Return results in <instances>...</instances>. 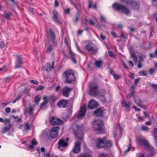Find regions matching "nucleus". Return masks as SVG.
Instances as JSON below:
<instances>
[{"instance_id":"8fccbe9b","label":"nucleus","mask_w":157,"mask_h":157,"mask_svg":"<svg viewBox=\"0 0 157 157\" xmlns=\"http://www.w3.org/2000/svg\"><path fill=\"white\" fill-rule=\"evenodd\" d=\"M151 31L150 33L149 36H152L153 35L154 32H153L154 29L152 27H151Z\"/></svg>"},{"instance_id":"09e8293b","label":"nucleus","mask_w":157,"mask_h":157,"mask_svg":"<svg viewBox=\"0 0 157 157\" xmlns=\"http://www.w3.org/2000/svg\"><path fill=\"white\" fill-rule=\"evenodd\" d=\"M5 46V44L3 41L0 42V47L2 49L4 48Z\"/></svg>"},{"instance_id":"6ab92c4d","label":"nucleus","mask_w":157,"mask_h":157,"mask_svg":"<svg viewBox=\"0 0 157 157\" xmlns=\"http://www.w3.org/2000/svg\"><path fill=\"white\" fill-rule=\"evenodd\" d=\"M52 13L53 20L56 23L59 24V15L58 12L55 10H53Z\"/></svg>"},{"instance_id":"72a5a7b5","label":"nucleus","mask_w":157,"mask_h":157,"mask_svg":"<svg viewBox=\"0 0 157 157\" xmlns=\"http://www.w3.org/2000/svg\"><path fill=\"white\" fill-rule=\"evenodd\" d=\"M80 157H92V156L90 154L85 153H83L80 155Z\"/></svg>"},{"instance_id":"b1692460","label":"nucleus","mask_w":157,"mask_h":157,"mask_svg":"<svg viewBox=\"0 0 157 157\" xmlns=\"http://www.w3.org/2000/svg\"><path fill=\"white\" fill-rule=\"evenodd\" d=\"M105 94L106 92L105 90H101L98 91L97 94L96 95V96H98V97L99 98H104Z\"/></svg>"},{"instance_id":"cd10ccee","label":"nucleus","mask_w":157,"mask_h":157,"mask_svg":"<svg viewBox=\"0 0 157 157\" xmlns=\"http://www.w3.org/2000/svg\"><path fill=\"white\" fill-rule=\"evenodd\" d=\"M122 105L126 108L128 109L131 105V103L129 101H123L121 103Z\"/></svg>"},{"instance_id":"f8f14e48","label":"nucleus","mask_w":157,"mask_h":157,"mask_svg":"<svg viewBox=\"0 0 157 157\" xmlns=\"http://www.w3.org/2000/svg\"><path fill=\"white\" fill-rule=\"evenodd\" d=\"M133 0L127 2V4H129L131 7L134 10H139L140 7V3L138 2H134Z\"/></svg>"},{"instance_id":"0e129e2a","label":"nucleus","mask_w":157,"mask_h":157,"mask_svg":"<svg viewBox=\"0 0 157 157\" xmlns=\"http://www.w3.org/2000/svg\"><path fill=\"white\" fill-rule=\"evenodd\" d=\"M111 34L113 36L114 38H117V37L116 36V33L113 32H111Z\"/></svg>"},{"instance_id":"423d86ee","label":"nucleus","mask_w":157,"mask_h":157,"mask_svg":"<svg viewBox=\"0 0 157 157\" xmlns=\"http://www.w3.org/2000/svg\"><path fill=\"white\" fill-rule=\"evenodd\" d=\"M47 34L48 35L47 38L49 41L52 42L55 46H57L58 42L56 40V35L55 33L53 30L49 29L47 31Z\"/></svg>"},{"instance_id":"aec40b11","label":"nucleus","mask_w":157,"mask_h":157,"mask_svg":"<svg viewBox=\"0 0 157 157\" xmlns=\"http://www.w3.org/2000/svg\"><path fill=\"white\" fill-rule=\"evenodd\" d=\"M54 65L55 62L54 61L52 62L51 65V64L49 63H47V64L44 66V69L48 72H49L51 71L52 69L54 68Z\"/></svg>"},{"instance_id":"c85d7f7f","label":"nucleus","mask_w":157,"mask_h":157,"mask_svg":"<svg viewBox=\"0 0 157 157\" xmlns=\"http://www.w3.org/2000/svg\"><path fill=\"white\" fill-rule=\"evenodd\" d=\"M135 101L136 104L138 106H140L141 107H144L143 102L141 101L140 99H135Z\"/></svg>"},{"instance_id":"0eeeda50","label":"nucleus","mask_w":157,"mask_h":157,"mask_svg":"<svg viewBox=\"0 0 157 157\" xmlns=\"http://www.w3.org/2000/svg\"><path fill=\"white\" fill-rule=\"evenodd\" d=\"M69 139L67 138L66 140L62 138L59 139L57 144V147L60 151H63L68 145Z\"/></svg>"},{"instance_id":"de8ad7c7","label":"nucleus","mask_w":157,"mask_h":157,"mask_svg":"<svg viewBox=\"0 0 157 157\" xmlns=\"http://www.w3.org/2000/svg\"><path fill=\"white\" fill-rule=\"evenodd\" d=\"M100 18L101 21L105 23L106 22V20L104 17L103 16H101L100 17Z\"/></svg>"},{"instance_id":"412c9836","label":"nucleus","mask_w":157,"mask_h":157,"mask_svg":"<svg viewBox=\"0 0 157 157\" xmlns=\"http://www.w3.org/2000/svg\"><path fill=\"white\" fill-rule=\"evenodd\" d=\"M136 141L137 143L140 144L141 145L147 146H148V144L147 141L140 137H138L136 139Z\"/></svg>"},{"instance_id":"2f4dec72","label":"nucleus","mask_w":157,"mask_h":157,"mask_svg":"<svg viewBox=\"0 0 157 157\" xmlns=\"http://www.w3.org/2000/svg\"><path fill=\"white\" fill-rule=\"evenodd\" d=\"M147 74V71L143 70L140 71L138 73L139 76H144L146 75Z\"/></svg>"},{"instance_id":"4468645a","label":"nucleus","mask_w":157,"mask_h":157,"mask_svg":"<svg viewBox=\"0 0 157 157\" xmlns=\"http://www.w3.org/2000/svg\"><path fill=\"white\" fill-rule=\"evenodd\" d=\"M50 122L52 125L62 124L63 122V121L55 117H52L50 119Z\"/></svg>"},{"instance_id":"6e6552de","label":"nucleus","mask_w":157,"mask_h":157,"mask_svg":"<svg viewBox=\"0 0 157 157\" xmlns=\"http://www.w3.org/2000/svg\"><path fill=\"white\" fill-rule=\"evenodd\" d=\"M64 42L68 48V50L71 56V60L73 61L74 63H76V60L75 57V54L71 50V47L68 44V40L67 37H65L64 38Z\"/></svg>"},{"instance_id":"c03bdc74","label":"nucleus","mask_w":157,"mask_h":157,"mask_svg":"<svg viewBox=\"0 0 157 157\" xmlns=\"http://www.w3.org/2000/svg\"><path fill=\"white\" fill-rule=\"evenodd\" d=\"M30 82L31 83H33L34 84H35V85H37L38 83V81H36V80H30Z\"/></svg>"},{"instance_id":"4d7b16f0","label":"nucleus","mask_w":157,"mask_h":157,"mask_svg":"<svg viewBox=\"0 0 157 157\" xmlns=\"http://www.w3.org/2000/svg\"><path fill=\"white\" fill-rule=\"evenodd\" d=\"M137 67L138 68H140L142 67V65L140 61H139L138 65Z\"/></svg>"},{"instance_id":"2eb2a0df","label":"nucleus","mask_w":157,"mask_h":157,"mask_svg":"<svg viewBox=\"0 0 157 157\" xmlns=\"http://www.w3.org/2000/svg\"><path fill=\"white\" fill-rule=\"evenodd\" d=\"M86 105L83 104L81 107L80 111H79V118H83L85 115L86 110Z\"/></svg>"},{"instance_id":"58836bf2","label":"nucleus","mask_w":157,"mask_h":157,"mask_svg":"<svg viewBox=\"0 0 157 157\" xmlns=\"http://www.w3.org/2000/svg\"><path fill=\"white\" fill-rule=\"evenodd\" d=\"M141 129L143 131H147L149 130L148 128L145 126H142L141 128Z\"/></svg>"},{"instance_id":"473e14b6","label":"nucleus","mask_w":157,"mask_h":157,"mask_svg":"<svg viewBox=\"0 0 157 157\" xmlns=\"http://www.w3.org/2000/svg\"><path fill=\"white\" fill-rule=\"evenodd\" d=\"M101 101L104 103L108 104L111 101L110 99H101Z\"/></svg>"},{"instance_id":"a18cd8bd","label":"nucleus","mask_w":157,"mask_h":157,"mask_svg":"<svg viewBox=\"0 0 157 157\" xmlns=\"http://www.w3.org/2000/svg\"><path fill=\"white\" fill-rule=\"evenodd\" d=\"M34 110V108L33 107L30 106L29 108V113L30 114H31L33 113V112Z\"/></svg>"},{"instance_id":"13d9d810","label":"nucleus","mask_w":157,"mask_h":157,"mask_svg":"<svg viewBox=\"0 0 157 157\" xmlns=\"http://www.w3.org/2000/svg\"><path fill=\"white\" fill-rule=\"evenodd\" d=\"M34 8H30L29 9V11L30 12L32 13V14L33 15L34 14L33 11Z\"/></svg>"},{"instance_id":"37998d69","label":"nucleus","mask_w":157,"mask_h":157,"mask_svg":"<svg viewBox=\"0 0 157 157\" xmlns=\"http://www.w3.org/2000/svg\"><path fill=\"white\" fill-rule=\"evenodd\" d=\"M9 130V128L7 127H4L2 130V132L3 133H5L8 131Z\"/></svg>"},{"instance_id":"5fc2aeb1","label":"nucleus","mask_w":157,"mask_h":157,"mask_svg":"<svg viewBox=\"0 0 157 157\" xmlns=\"http://www.w3.org/2000/svg\"><path fill=\"white\" fill-rule=\"evenodd\" d=\"M9 121V119H6L5 120L2 118H0V122H4V121L8 122Z\"/></svg>"},{"instance_id":"5701e85b","label":"nucleus","mask_w":157,"mask_h":157,"mask_svg":"<svg viewBox=\"0 0 157 157\" xmlns=\"http://www.w3.org/2000/svg\"><path fill=\"white\" fill-rule=\"evenodd\" d=\"M105 113V110L100 108L94 111V114L96 116H102Z\"/></svg>"},{"instance_id":"20e7f679","label":"nucleus","mask_w":157,"mask_h":157,"mask_svg":"<svg viewBox=\"0 0 157 157\" xmlns=\"http://www.w3.org/2000/svg\"><path fill=\"white\" fill-rule=\"evenodd\" d=\"M103 122L101 120L95 121L93 125V127L95 130L97 131L99 133H102L104 132L103 127Z\"/></svg>"},{"instance_id":"774afa93","label":"nucleus","mask_w":157,"mask_h":157,"mask_svg":"<svg viewBox=\"0 0 157 157\" xmlns=\"http://www.w3.org/2000/svg\"><path fill=\"white\" fill-rule=\"evenodd\" d=\"M100 37L103 40H105V36L103 35L102 34H101L100 35Z\"/></svg>"},{"instance_id":"9d476101","label":"nucleus","mask_w":157,"mask_h":157,"mask_svg":"<svg viewBox=\"0 0 157 157\" xmlns=\"http://www.w3.org/2000/svg\"><path fill=\"white\" fill-rule=\"evenodd\" d=\"M59 128L58 127H54L50 130L49 133L50 136L53 138H56L58 135V131Z\"/></svg>"},{"instance_id":"680f3d73","label":"nucleus","mask_w":157,"mask_h":157,"mask_svg":"<svg viewBox=\"0 0 157 157\" xmlns=\"http://www.w3.org/2000/svg\"><path fill=\"white\" fill-rule=\"evenodd\" d=\"M108 53L109 56H113V52L111 51H108Z\"/></svg>"},{"instance_id":"a211bd4d","label":"nucleus","mask_w":157,"mask_h":157,"mask_svg":"<svg viewBox=\"0 0 157 157\" xmlns=\"http://www.w3.org/2000/svg\"><path fill=\"white\" fill-rule=\"evenodd\" d=\"M98 106V104L94 99L90 100L89 102L88 106L89 108L94 109L96 108Z\"/></svg>"},{"instance_id":"7ed1b4c3","label":"nucleus","mask_w":157,"mask_h":157,"mask_svg":"<svg viewBox=\"0 0 157 157\" xmlns=\"http://www.w3.org/2000/svg\"><path fill=\"white\" fill-rule=\"evenodd\" d=\"M112 144L111 141L107 140L105 137L98 140L96 143V147L98 148H102L104 147H110Z\"/></svg>"},{"instance_id":"052dcab7","label":"nucleus","mask_w":157,"mask_h":157,"mask_svg":"<svg viewBox=\"0 0 157 157\" xmlns=\"http://www.w3.org/2000/svg\"><path fill=\"white\" fill-rule=\"evenodd\" d=\"M5 111L7 113H9L10 111V107H7L6 108Z\"/></svg>"},{"instance_id":"e2e57ef3","label":"nucleus","mask_w":157,"mask_h":157,"mask_svg":"<svg viewBox=\"0 0 157 157\" xmlns=\"http://www.w3.org/2000/svg\"><path fill=\"white\" fill-rule=\"evenodd\" d=\"M50 154L48 153L45 152L44 154V157H49Z\"/></svg>"},{"instance_id":"393cba45","label":"nucleus","mask_w":157,"mask_h":157,"mask_svg":"<svg viewBox=\"0 0 157 157\" xmlns=\"http://www.w3.org/2000/svg\"><path fill=\"white\" fill-rule=\"evenodd\" d=\"M37 142L35 139L33 138L30 143V144L29 145V148L30 149H33L34 148V146L37 145Z\"/></svg>"},{"instance_id":"69168bd1","label":"nucleus","mask_w":157,"mask_h":157,"mask_svg":"<svg viewBox=\"0 0 157 157\" xmlns=\"http://www.w3.org/2000/svg\"><path fill=\"white\" fill-rule=\"evenodd\" d=\"M133 108L136 111H140V109H139L137 107L135 106H133Z\"/></svg>"},{"instance_id":"9b49d317","label":"nucleus","mask_w":157,"mask_h":157,"mask_svg":"<svg viewBox=\"0 0 157 157\" xmlns=\"http://www.w3.org/2000/svg\"><path fill=\"white\" fill-rule=\"evenodd\" d=\"M85 48L89 52L92 54H96L98 51L97 48L93 46L91 43L85 46Z\"/></svg>"},{"instance_id":"f257e3e1","label":"nucleus","mask_w":157,"mask_h":157,"mask_svg":"<svg viewBox=\"0 0 157 157\" xmlns=\"http://www.w3.org/2000/svg\"><path fill=\"white\" fill-rule=\"evenodd\" d=\"M63 77L65 79V82L67 83L75 82L76 77L74 71L72 70L65 71L63 74Z\"/></svg>"},{"instance_id":"7c9ffc66","label":"nucleus","mask_w":157,"mask_h":157,"mask_svg":"<svg viewBox=\"0 0 157 157\" xmlns=\"http://www.w3.org/2000/svg\"><path fill=\"white\" fill-rule=\"evenodd\" d=\"M102 63V62L100 60H97L95 62V64L98 67L100 68Z\"/></svg>"},{"instance_id":"dca6fc26","label":"nucleus","mask_w":157,"mask_h":157,"mask_svg":"<svg viewBox=\"0 0 157 157\" xmlns=\"http://www.w3.org/2000/svg\"><path fill=\"white\" fill-rule=\"evenodd\" d=\"M72 90V89L67 86L63 87L62 91V94L64 97H68L69 93Z\"/></svg>"},{"instance_id":"f3484780","label":"nucleus","mask_w":157,"mask_h":157,"mask_svg":"<svg viewBox=\"0 0 157 157\" xmlns=\"http://www.w3.org/2000/svg\"><path fill=\"white\" fill-rule=\"evenodd\" d=\"M78 122H75L72 126V128L75 134V136L78 138Z\"/></svg>"},{"instance_id":"e433bc0d","label":"nucleus","mask_w":157,"mask_h":157,"mask_svg":"<svg viewBox=\"0 0 157 157\" xmlns=\"http://www.w3.org/2000/svg\"><path fill=\"white\" fill-rule=\"evenodd\" d=\"M151 86L152 89H153L155 91L157 90V85L154 84H152Z\"/></svg>"},{"instance_id":"338daca9","label":"nucleus","mask_w":157,"mask_h":157,"mask_svg":"<svg viewBox=\"0 0 157 157\" xmlns=\"http://www.w3.org/2000/svg\"><path fill=\"white\" fill-rule=\"evenodd\" d=\"M154 140L155 141L156 144H157V136H155V133L154 134Z\"/></svg>"},{"instance_id":"bf43d9fd","label":"nucleus","mask_w":157,"mask_h":157,"mask_svg":"<svg viewBox=\"0 0 157 157\" xmlns=\"http://www.w3.org/2000/svg\"><path fill=\"white\" fill-rule=\"evenodd\" d=\"M123 63V66L124 68L128 70L129 68L127 66V65L125 64V62H124Z\"/></svg>"},{"instance_id":"603ef678","label":"nucleus","mask_w":157,"mask_h":157,"mask_svg":"<svg viewBox=\"0 0 157 157\" xmlns=\"http://www.w3.org/2000/svg\"><path fill=\"white\" fill-rule=\"evenodd\" d=\"M99 157H109V156L105 154H100Z\"/></svg>"},{"instance_id":"79ce46f5","label":"nucleus","mask_w":157,"mask_h":157,"mask_svg":"<svg viewBox=\"0 0 157 157\" xmlns=\"http://www.w3.org/2000/svg\"><path fill=\"white\" fill-rule=\"evenodd\" d=\"M134 90L133 89L132 90L131 93L130 94H128V95L127 96V98H128V96L129 97H131L134 94Z\"/></svg>"},{"instance_id":"39448f33","label":"nucleus","mask_w":157,"mask_h":157,"mask_svg":"<svg viewBox=\"0 0 157 157\" xmlns=\"http://www.w3.org/2000/svg\"><path fill=\"white\" fill-rule=\"evenodd\" d=\"M89 94L93 97L96 96L97 93L98 91V87L97 84L94 82L90 83L89 86Z\"/></svg>"},{"instance_id":"ea45409f","label":"nucleus","mask_w":157,"mask_h":157,"mask_svg":"<svg viewBox=\"0 0 157 157\" xmlns=\"http://www.w3.org/2000/svg\"><path fill=\"white\" fill-rule=\"evenodd\" d=\"M89 23L91 25H95V22L93 20L91 19L89 20Z\"/></svg>"},{"instance_id":"c756f323","label":"nucleus","mask_w":157,"mask_h":157,"mask_svg":"<svg viewBox=\"0 0 157 157\" xmlns=\"http://www.w3.org/2000/svg\"><path fill=\"white\" fill-rule=\"evenodd\" d=\"M53 45L50 44L48 47L46 49V52L48 53H50L53 51Z\"/></svg>"},{"instance_id":"3c124183","label":"nucleus","mask_w":157,"mask_h":157,"mask_svg":"<svg viewBox=\"0 0 157 157\" xmlns=\"http://www.w3.org/2000/svg\"><path fill=\"white\" fill-rule=\"evenodd\" d=\"M54 6L56 7H58L59 6V3L58 0H55Z\"/></svg>"},{"instance_id":"f03ea898","label":"nucleus","mask_w":157,"mask_h":157,"mask_svg":"<svg viewBox=\"0 0 157 157\" xmlns=\"http://www.w3.org/2000/svg\"><path fill=\"white\" fill-rule=\"evenodd\" d=\"M113 8L118 11L124 13L126 15L131 14L130 10L125 6L118 3H115L112 5Z\"/></svg>"},{"instance_id":"c9c22d12","label":"nucleus","mask_w":157,"mask_h":157,"mask_svg":"<svg viewBox=\"0 0 157 157\" xmlns=\"http://www.w3.org/2000/svg\"><path fill=\"white\" fill-rule=\"evenodd\" d=\"M149 71L151 75H152L154 73H155V71L154 68H151L149 69Z\"/></svg>"},{"instance_id":"49530a36","label":"nucleus","mask_w":157,"mask_h":157,"mask_svg":"<svg viewBox=\"0 0 157 157\" xmlns=\"http://www.w3.org/2000/svg\"><path fill=\"white\" fill-rule=\"evenodd\" d=\"M114 78L116 79V80H118L121 77V76L115 74V75H114L113 76Z\"/></svg>"},{"instance_id":"a878e982","label":"nucleus","mask_w":157,"mask_h":157,"mask_svg":"<svg viewBox=\"0 0 157 157\" xmlns=\"http://www.w3.org/2000/svg\"><path fill=\"white\" fill-rule=\"evenodd\" d=\"M88 7L89 9H90L93 7V9H96L97 8L96 5L95 4H94L92 0H89L88 1Z\"/></svg>"},{"instance_id":"6e6d98bb","label":"nucleus","mask_w":157,"mask_h":157,"mask_svg":"<svg viewBox=\"0 0 157 157\" xmlns=\"http://www.w3.org/2000/svg\"><path fill=\"white\" fill-rule=\"evenodd\" d=\"M29 91V89L25 88L22 91V92L23 93H28Z\"/></svg>"},{"instance_id":"ddd939ff","label":"nucleus","mask_w":157,"mask_h":157,"mask_svg":"<svg viewBox=\"0 0 157 157\" xmlns=\"http://www.w3.org/2000/svg\"><path fill=\"white\" fill-rule=\"evenodd\" d=\"M70 104L69 101L63 99L60 100L57 103V106L60 108H65L68 106Z\"/></svg>"},{"instance_id":"4be33fe9","label":"nucleus","mask_w":157,"mask_h":157,"mask_svg":"<svg viewBox=\"0 0 157 157\" xmlns=\"http://www.w3.org/2000/svg\"><path fill=\"white\" fill-rule=\"evenodd\" d=\"M83 130L84 128L83 126H81L79 127V147H80V142H82L83 137ZM80 150V147H79V151Z\"/></svg>"},{"instance_id":"f704fd0d","label":"nucleus","mask_w":157,"mask_h":157,"mask_svg":"<svg viewBox=\"0 0 157 157\" xmlns=\"http://www.w3.org/2000/svg\"><path fill=\"white\" fill-rule=\"evenodd\" d=\"M44 86L42 85L38 86L36 88L37 90H41L44 89Z\"/></svg>"},{"instance_id":"a19ab883","label":"nucleus","mask_w":157,"mask_h":157,"mask_svg":"<svg viewBox=\"0 0 157 157\" xmlns=\"http://www.w3.org/2000/svg\"><path fill=\"white\" fill-rule=\"evenodd\" d=\"M140 78H138L135 80L134 83H135V85L136 86H137V84H138V82L140 81Z\"/></svg>"},{"instance_id":"bb28decb","label":"nucleus","mask_w":157,"mask_h":157,"mask_svg":"<svg viewBox=\"0 0 157 157\" xmlns=\"http://www.w3.org/2000/svg\"><path fill=\"white\" fill-rule=\"evenodd\" d=\"M74 152L78 153V142L77 141L74 144V146L73 149Z\"/></svg>"},{"instance_id":"4c0bfd02","label":"nucleus","mask_w":157,"mask_h":157,"mask_svg":"<svg viewBox=\"0 0 157 157\" xmlns=\"http://www.w3.org/2000/svg\"><path fill=\"white\" fill-rule=\"evenodd\" d=\"M12 15V14L11 13H7L6 14L5 16V17L6 18V19H8L10 18V16Z\"/></svg>"},{"instance_id":"864d4df0","label":"nucleus","mask_w":157,"mask_h":157,"mask_svg":"<svg viewBox=\"0 0 157 157\" xmlns=\"http://www.w3.org/2000/svg\"><path fill=\"white\" fill-rule=\"evenodd\" d=\"M65 13L66 14H68L70 13V9L68 8L64 10Z\"/></svg>"},{"instance_id":"1a4fd4ad","label":"nucleus","mask_w":157,"mask_h":157,"mask_svg":"<svg viewBox=\"0 0 157 157\" xmlns=\"http://www.w3.org/2000/svg\"><path fill=\"white\" fill-rule=\"evenodd\" d=\"M23 57L21 56L17 55L16 56L15 69H18L21 67L23 63Z\"/></svg>"}]
</instances>
